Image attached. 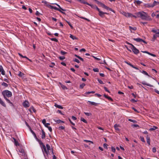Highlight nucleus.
<instances>
[{
    "label": "nucleus",
    "mask_w": 159,
    "mask_h": 159,
    "mask_svg": "<svg viewBox=\"0 0 159 159\" xmlns=\"http://www.w3.org/2000/svg\"><path fill=\"white\" fill-rule=\"evenodd\" d=\"M135 14L137 15L138 17L141 18L143 20H152L148 15V13L143 11L138 12L136 13Z\"/></svg>",
    "instance_id": "nucleus-1"
},
{
    "label": "nucleus",
    "mask_w": 159,
    "mask_h": 159,
    "mask_svg": "<svg viewBox=\"0 0 159 159\" xmlns=\"http://www.w3.org/2000/svg\"><path fill=\"white\" fill-rule=\"evenodd\" d=\"M152 32L155 33V34H153V38L151 40L152 41L154 42L157 37H159V29H157V30L155 29H152Z\"/></svg>",
    "instance_id": "nucleus-2"
},
{
    "label": "nucleus",
    "mask_w": 159,
    "mask_h": 159,
    "mask_svg": "<svg viewBox=\"0 0 159 159\" xmlns=\"http://www.w3.org/2000/svg\"><path fill=\"white\" fill-rule=\"evenodd\" d=\"M2 94L3 96H7L8 98L11 97L12 95L11 92L7 90L2 91Z\"/></svg>",
    "instance_id": "nucleus-3"
},
{
    "label": "nucleus",
    "mask_w": 159,
    "mask_h": 159,
    "mask_svg": "<svg viewBox=\"0 0 159 159\" xmlns=\"http://www.w3.org/2000/svg\"><path fill=\"white\" fill-rule=\"evenodd\" d=\"M39 145L42 148L43 153H44V152L47 155H48L49 154V151L47 150L45 145L42 142V144H39Z\"/></svg>",
    "instance_id": "nucleus-4"
},
{
    "label": "nucleus",
    "mask_w": 159,
    "mask_h": 159,
    "mask_svg": "<svg viewBox=\"0 0 159 159\" xmlns=\"http://www.w3.org/2000/svg\"><path fill=\"white\" fill-rule=\"evenodd\" d=\"M77 1L80 2L81 3L87 4L89 6H90L92 7H93V5L90 4L87 2H86L85 0H76Z\"/></svg>",
    "instance_id": "nucleus-5"
},
{
    "label": "nucleus",
    "mask_w": 159,
    "mask_h": 159,
    "mask_svg": "<svg viewBox=\"0 0 159 159\" xmlns=\"http://www.w3.org/2000/svg\"><path fill=\"white\" fill-rule=\"evenodd\" d=\"M132 48H131L133 52L135 54H137L139 53V51L134 46H133Z\"/></svg>",
    "instance_id": "nucleus-6"
},
{
    "label": "nucleus",
    "mask_w": 159,
    "mask_h": 159,
    "mask_svg": "<svg viewBox=\"0 0 159 159\" xmlns=\"http://www.w3.org/2000/svg\"><path fill=\"white\" fill-rule=\"evenodd\" d=\"M23 105L24 107L27 108L29 107L30 103L28 101L25 100L23 103Z\"/></svg>",
    "instance_id": "nucleus-7"
},
{
    "label": "nucleus",
    "mask_w": 159,
    "mask_h": 159,
    "mask_svg": "<svg viewBox=\"0 0 159 159\" xmlns=\"http://www.w3.org/2000/svg\"><path fill=\"white\" fill-rule=\"evenodd\" d=\"M122 14L125 16L126 17H129L131 15V13H126L125 11H123L122 12Z\"/></svg>",
    "instance_id": "nucleus-8"
},
{
    "label": "nucleus",
    "mask_w": 159,
    "mask_h": 159,
    "mask_svg": "<svg viewBox=\"0 0 159 159\" xmlns=\"http://www.w3.org/2000/svg\"><path fill=\"white\" fill-rule=\"evenodd\" d=\"M144 6L146 7H153V6L152 4V3H146L144 5Z\"/></svg>",
    "instance_id": "nucleus-9"
},
{
    "label": "nucleus",
    "mask_w": 159,
    "mask_h": 159,
    "mask_svg": "<svg viewBox=\"0 0 159 159\" xmlns=\"http://www.w3.org/2000/svg\"><path fill=\"white\" fill-rule=\"evenodd\" d=\"M42 133L41 138L43 139H45L46 136V134L43 129H42Z\"/></svg>",
    "instance_id": "nucleus-10"
},
{
    "label": "nucleus",
    "mask_w": 159,
    "mask_h": 159,
    "mask_svg": "<svg viewBox=\"0 0 159 159\" xmlns=\"http://www.w3.org/2000/svg\"><path fill=\"white\" fill-rule=\"evenodd\" d=\"M13 139L14 140V143L15 145L16 146H19L20 144L18 143V141L14 138H13Z\"/></svg>",
    "instance_id": "nucleus-11"
},
{
    "label": "nucleus",
    "mask_w": 159,
    "mask_h": 159,
    "mask_svg": "<svg viewBox=\"0 0 159 159\" xmlns=\"http://www.w3.org/2000/svg\"><path fill=\"white\" fill-rule=\"evenodd\" d=\"M98 15L101 17L102 18H103L105 16L104 12L101 11L99 12Z\"/></svg>",
    "instance_id": "nucleus-12"
},
{
    "label": "nucleus",
    "mask_w": 159,
    "mask_h": 159,
    "mask_svg": "<svg viewBox=\"0 0 159 159\" xmlns=\"http://www.w3.org/2000/svg\"><path fill=\"white\" fill-rule=\"evenodd\" d=\"M141 83L143 85H145L150 87H153V86L152 85H151L147 83L144 81H143Z\"/></svg>",
    "instance_id": "nucleus-13"
},
{
    "label": "nucleus",
    "mask_w": 159,
    "mask_h": 159,
    "mask_svg": "<svg viewBox=\"0 0 159 159\" xmlns=\"http://www.w3.org/2000/svg\"><path fill=\"white\" fill-rule=\"evenodd\" d=\"M139 72L144 74V75H147L149 77H151V76H150L147 73V72H146L145 70H143L141 71V70H139Z\"/></svg>",
    "instance_id": "nucleus-14"
},
{
    "label": "nucleus",
    "mask_w": 159,
    "mask_h": 159,
    "mask_svg": "<svg viewBox=\"0 0 159 159\" xmlns=\"http://www.w3.org/2000/svg\"><path fill=\"white\" fill-rule=\"evenodd\" d=\"M53 9L55 10L59 11L60 12H61L63 14L66 15V13H65V12L61 11L59 9V8H58L54 7Z\"/></svg>",
    "instance_id": "nucleus-15"
},
{
    "label": "nucleus",
    "mask_w": 159,
    "mask_h": 159,
    "mask_svg": "<svg viewBox=\"0 0 159 159\" xmlns=\"http://www.w3.org/2000/svg\"><path fill=\"white\" fill-rule=\"evenodd\" d=\"M146 139L147 142V143L149 145H150V137L148 135H147L146 136Z\"/></svg>",
    "instance_id": "nucleus-16"
},
{
    "label": "nucleus",
    "mask_w": 159,
    "mask_h": 159,
    "mask_svg": "<svg viewBox=\"0 0 159 159\" xmlns=\"http://www.w3.org/2000/svg\"><path fill=\"white\" fill-rule=\"evenodd\" d=\"M29 110L31 112H32V111H31L32 110L34 113H35L36 112V110L35 109V108H34V107L33 106H32L31 107H30V108L29 109Z\"/></svg>",
    "instance_id": "nucleus-17"
},
{
    "label": "nucleus",
    "mask_w": 159,
    "mask_h": 159,
    "mask_svg": "<svg viewBox=\"0 0 159 159\" xmlns=\"http://www.w3.org/2000/svg\"><path fill=\"white\" fill-rule=\"evenodd\" d=\"M142 39L140 38H134L133 39V40L138 42H141L142 41Z\"/></svg>",
    "instance_id": "nucleus-18"
},
{
    "label": "nucleus",
    "mask_w": 159,
    "mask_h": 159,
    "mask_svg": "<svg viewBox=\"0 0 159 159\" xmlns=\"http://www.w3.org/2000/svg\"><path fill=\"white\" fill-rule=\"evenodd\" d=\"M0 103L1 105L5 107H6V105L5 103L2 101L1 99L0 98Z\"/></svg>",
    "instance_id": "nucleus-19"
},
{
    "label": "nucleus",
    "mask_w": 159,
    "mask_h": 159,
    "mask_svg": "<svg viewBox=\"0 0 159 159\" xmlns=\"http://www.w3.org/2000/svg\"><path fill=\"white\" fill-rule=\"evenodd\" d=\"M142 2L139 0L135 1L134 2L135 4L136 3L137 5H140L142 3Z\"/></svg>",
    "instance_id": "nucleus-20"
},
{
    "label": "nucleus",
    "mask_w": 159,
    "mask_h": 159,
    "mask_svg": "<svg viewBox=\"0 0 159 159\" xmlns=\"http://www.w3.org/2000/svg\"><path fill=\"white\" fill-rule=\"evenodd\" d=\"M70 38L73 40L76 39L78 40V38H76L75 36L71 34H70Z\"/></svg>",
    "instance_id": "nucleus-21"
},
{
    "label": "nucleus",
    "mask_w": 159,
    "mask_h": 159,
    "mask_svg": "<svg viewBox=\"0 0 159 159\" xmlns=\"http://www.w3.org/2000/svg\"><path fill=\"white\" fill-rule=\"evenodd\" d=\"M54 106L55 107H57V108H58L61 109H63V108L60 105H58L56 103H55V104Z\"/></svg>",
    "instance_id": "nucleus-22"
},
{
    "label": "nucleus",
    "mask_w": 159,
    "mask_h": 159,
    "mask_svg": "<svg viewBox=\"0 0 159 159\" xmlns=\"http://www.w3.org/2000/svg\"><path fill=\"white\" fill-rule=\"evenodd\" d=\"M34 137L36 139V140L39 142V144L42 143V142L41 141L37 138L36 135L35 136H34Z\"/></svg>",
    "instance_id": "nucleus-23"
},
{
    "label": "nucleus",
    "mask_w": 159,
    "mask_h": 159,
    "mask_svg": "<svg viewBox=\"0 0 159 159\" xmlns=\"http://www.w3.org/2000/svg\"><path fill=\"white\" fill-rule=\"evenodd\" d=\"M159 4V2H157L155 1H154L153 3H152L153 7H154V6H156Z\"/></svg>",
    "instance_id": "nucleus-24"
},
{
    "label": "nucleus",
    "mask_w": 159,
    "mask_h": 159,
    "mask_svg": "<svg viewBox=\"0 0 159 159\" xmlns=\"http://www.w3.org/2000/svg\"><path fill=\"white\" fill-rule=\"evenodd\" d=\"M54 120L55 122H56L58 124H59L61 123H64V121H62L60 120Z\"/></svg>",
    "instance_id": "nucleus-25"
},
{
    "label": "nucleus",
    "mask_w": 159,
    "mask_h": 159,
    "mask_svg": "<svg viewBox=\"0 0 159 159\" xmlns=\"http://www.w3.org/2000/svg\"><path fill=\"white\" fill-rule=\"evenodd\" d=\"M158 128L156 126H153L152 127L150 128L149 130L150 131H153Z\"/></svg>",
    "instance_id": "nucleus-26"
},
{
    "label": "nucleus",
    "mask_w": 159,
    "mask_h": 159,
    "mask_svg": "<svg viewBox=\"0 0 159 159\" xmlns=\"http://www.w3.org/2000/svg\"><path fill=\"white\" fill-rule=\"evenodd\" d=\"M129 29L131 31V30H132L134 31H135L137 30V28L136 27H132L131 26H129Z\"/></svg>",
    "instance_id": "nucleus-27"
},
{
    "label": "nucleus",
    "mask_w": 159,
    "mask_h": 159,
    "mask_svg": "<svg viewBox=\"0 0 159 159\" xmlns=\"http://www.w3.org/2000/svg\"><path fill=\"white\" fill-rule=\"evenodd\" d=\"M118 125L116 124H115L114 125V127L115 130L119 131V129L118 128Z\"/></svg>",
    "instance_id": "nucleus-28"
},
{
    "label": "nucleus",
    "mask_w": 159,
    "mask_h": 159,
    "mask_svg": "<svg viewBox=\"0 0 159 159\" xmlns=\"http://www.w3.org/2000/svg\"><path fill=\"white\" fill-rule=\"evenodd\" d=\"M19 152L22 153V154H24L25 152L24 151V150L22 148H20V149H19Z\"/></svg>",
    "instance_id": "nucleus-29"
},
{
    "label": "nucleus",
    "mask_w": 159,
    "mask_h": 159,
    "mask_svg": "<svg viewBox=\"0 0 159 159\" xmlns=\"http://www.w3.org/2000/svg\"><path fill=\"white\" fill-rule=\"evenodd\" d=\"M88 102L90 103V104H91L92 105H94L95 106H97V103H96L95 102H91L90 101H88Z\"/></svg>",
    "instance_id": "nucleus-30"
},
{
    "label": "nucleus",
    "mask_w": 159,
    "mask_h": 159,
    "mask_svg": "<svg viewBox=\"0 0 159 159\" xmlns=\"http://www.w3.org/2000/svg\"><path fill=\"white\" fill-rule=\"evenodd\" d=\"M94 1L97 2V3L98 4L100 5V6H101L102 7V5H103V3H102L101 2H100L98 1L97 0H94Z\"/></svg>",
    "instance_id": "nucleus-31"
},
{
    "label": "nucleus",
    "mask_w": 159,
    "mask_h": 159,
    "mask_svg": "<svg viewBox=\"0 0 159 159\" xmlns=\"http://www.w3.org/2000/svg\"><path fill=\"white\" fill-rule=\"evenodd\" d=\"M59 8V9H60V10L61 11H66V10L65 9H63V8H61V7L58 4H55Z\"/></svg>",
    "instance_id": "nucleus-32"
},
{
    "label": "nucleus",
    "mask_w": 159,
    "mask_h": 159,
    "mask_svg": "<svg viewBox=\"0 0 159 159\" xmlns=\"http://www.w3.org/2000/svg\"><path fill=\"white\" fill-rule=\"evenodd\" d=\"M85 85V84L84 83H83L81 84H80V89H82L84 87Z\"/></svg>",
    "instance_id": "nucleus-33"
},
{
    "label": "nucleus",
    "mask_w": 159,
    "mask_h": 159,
    "mask_svg": "<svg viewBox=\"0 0 159 159\" xmlns=\"http://www.w3.org/2000/svg\"><path fill=\"white\" fill-rule=\"evenodd\" d=\"M80 120L81 121H82L83 122H84L85 123H87V121L83 118L81 117L80 119Z\"/></svg>",
    "instance_id": "nucleus-34"
},
{
    "label": "nucleus",
    "mask_w": 159,
    "mask_h": 159,
    "mask_svg": "<svg viewBox=\"0 0 159 159\" xmlns=\"http://www.w3.org/2000/svg\"><path fill=\"white\" fill-rule=\"evenodd\" d=\"M92 8H95L99 12L101 10L100 9L96 6H93Z\"/></svg>",
    "instance_id": "nucleus-35"
},
{
    "label": "nucleus",
    "mask_w": 159,
    "mask_h": 159,
    "mask_svg": "<svg viewBox=\"0 0 159 159\" xmlns=\"http://www.w3.org/2000/svg\"><path fill=\"white\" fill-rule=\"evenodd\" d=\"M46 148H47V150L48 151L51 149V148L50 146L48 144H47L46 145Z\"/></svg>",
    "instance_id": "nucleus-36"
},
{
    "label": "nucleus",
    "mask_w": 159,
    "mask_h": 159,
    "mask_svg": "<svg viewBox=\"0 0 159 159\" xmlns=\"http://www.w3.org/2000/svg\"><path fill=\"white\" fill-rule=\"evenodd\" d=\"M102 7L107 10H108V9H109V7H108L107 6H106V5H105L104 4H103V5H102Z\"/></svg>",
    "instance_id": "nucleus-37"
},
{
    "label": "nucleus",
    "mask_w": 159,
    "mask_h": 159,
    "mask_svg": "<svg viewBox=\"0 0 159 159\" xmlns=\"http://www.w3.org/2000/svg\"><path fill=\"white\" fill-rule=\"evenodd\" d=\"M2 85L4 86L5 87H7L8 86V84L4 82H3L2 83Z\"/></svg>",
    "instance_id": "nucleus-38"
},
{
    "label": "nucleus",
    "mask_w": 159,
    "mask_h": 159,
    "mask_svg": "<svg viewBox=\"0 0 159 159\" xmlns=\"http://www.w3.org/2000/svg\"><path fill=\"white\" fill-rule=\"evenodd\" d=\"M50 39L52 41H54L56 42H58V40L57 39H56V38H51Z\"/></svg>",
    "instance_id": "nucleus-39"
},
{
    "label": "nucleus",
    "mask_w": 159,
    "mask_h": 159,
    "mask_svg": "<svg viewBox=\"0 0 159 159\" xmlns=\"http://www.w3.org/2000/svg\"><path fill=\"white\" fill-rule=\"evenodd\" d=\"M78 17L81 19H84V20H85L88 21H90V20L84 17H82V16H78Z\"/></svg>",
    "instance_id": "nucleus-40"
},
{
    "label": "nucleus",
    "mask_w": 159,
    "mask_h": 159,
    "mask_svg": "<svg viewBox=\"0 0 159 159\" xmlns=\"http://www.w3.org/2000/svg\"><path fill=\"white\" fill-rule=\"evenodd\" d=\"M125 63H126L128 65H129L131 67H132V66H133V65H132L129 62L127 61H125Z\"/></svg>",
    "instance_id": "nucleus-41"
},
{
    "label": "nucleus",
    "mask_w": 159,
    "mask_h": 159,
    "mask_svg": "<svg viewBox=\"0 0 159 159\" xmlns=\"http://www.w3.org/2000/svg\"><path fill=\"white\" fill-rule=\"evenodd\" d=\"M66 22L68 23V24L70 26V27L71 28V29H73V26L69 22L67 21H66Z\"/></svg>",
    "instance_id": "nucleus-42"
},
{
    "label": "nucleus",
    "mask_w": 159,
    "mask_h": 159,
    "mask_svg": "<svg viewBox=\"0 0 159 159\" xmlns=\"http://www.w3.org/2000/svg\"><path fill=\"white\" fill-rule=\"evenodd\" d=\"M84 113L85 115L88 116H90L92 115V114L91 113L84 112Z\"/></svg>",
    "instance_id": "nucleus-43"
},
{
    "label": "nucleus",
    "mask_w": 159,
    "mask_h": 159,
    "mask_svg": "<svg viewBox=\"0 0 159 159\" xmlns=\"http://www.w3.org/2000/svg\"><path fill=\"white\" fill-rule=\"evenodd\" d=\"M95 93V91H89V92H87L85 93L86 94H89L91 93Z\"/></svg>",
    "instance_id": "nucleus-44"
},
{
    "label": "nucleus",
    "mask_w": 159,
    "mask_h": 159,
    "mask_svg": "<svg viewBox=\"0 0 159 159\" xmlns=\"http://www.w3.org/2000/svg\"><path fill=\"white\" fill-rule=\"evenodd\" d=\"M140 139H141V140L143 142L145 143V141L144 140V138L142 136H140Z\"/></svg>",
    "instance_id": "nucleus-45"
},
{
    "label": "nucleus",
    "mask_w": 159,
    "mask_h": 159,
    "mask_svg": "<svg viewBox=\"0 0 159 159\" xmlns=\"http://www.w3.org/2000/svg\"><path fill=\"white\" fill-rule=\"evenodd\" d=\"M30 130L32 134L34 136V137L36 135V134H35V133L31 129V128H30Z\"/></svg>",
    "instance_id": "nucleus-46"
},
{
    "label": "nucleus",
    "mask_w": 159,
    "mask_h": 159,
    "mask_svg": "<svg viewBox=\"0 0 159 159\" xmlns=\"http://www.w3.org/2000/svg\"><path fill=\"white\" fill-rule=\"evenodd\" d=\"M93 70L95 72H98L99 71L98 69V68H93Z\"/></svg>",
    "instance_id": "nucleus-47"
},
{
    "label": "nucleus",
    "mask_w": 159,
    "mask_h": 159,
    "mask_svg": "<svg viewBox=\"0 0 159 159\" xmlns=\"http://www.w3.org/2000/svg\"><path fill=\"white\" fill-rule=\"evenodd\" d=\"M19 73L18 74V75L20 77H22L24 75V74L23 73H22L20 71L19 72Z\"/></svg>",
    "instance_id": "nucleus-48"
},
{
    "label": "nucleus",
    "mask_w": 159,
    "mask_h": 159,
    "mask_svg": "<svg viewBox=\"0 0 159 159\" xmlns=\"http://www.w3.org/2000/svg\"><path fill=\"white\" fill-rule=\"evenodd\" d=\"M103 147L104 148H105L106 149H107V148H108L107 146L108 145L107 143H104L103 144Z\"/></svg>",
    "instance_id": "nucleus-49"
},
{
    "label": "nucleus",
    "mask_w": 159,
    "mask_h": 159,
    "mask_svg": "<svg viewBox=\"0 0 159 159\" xmlns=\"http://www.w3.org/2000/svg\"><path fill=\"white\" fill-rule=\"evenodd\" d=\"M98 81L99 83L101 84H104L103 82L101 80L99 79H98Z\"/></svg>",
    "instance_id": "nucleus-50"
},
{
    "label": "nucleus",
    "mask_w": 159,
    "mask_h": 159,
    "mask_svg": "<svg viewBox=\"0 0 159 159\" xmlns=\"http://www.w3.org/2000/svg\"><path fill=\"white\" fill-rule=\"evenodd\" d=\"M111 151L115 153V151H116V149L115 148L113 147H111Z\"/></svg>",
    "instance_id": "nucleus-51"
},
{
    "label": "nucleus",
    "mask_w": 159,
    "mask_h": 159,
    "mask_svg": "<svg viewBox=\"0 0 159 159\" xmlns=\"http://www.w3.org/2000/svg\"><path fill=\"white\" fill-rule=\"evenodd\" d=\"M6 101L8 103H10L11 106H13L12 103L11 102L9 99H6Z\"/></svg>",
    "instance_id": "nucleus-52"
},
{
    "label": "nucleus",
    "mask_w": 159,
    "mask_h": 159,
    "mask_svg": "<svg viewBox=\"0 0 159 159\" xmlns=\"http://www.w3.org/2000/svg\"><path fill=\"white\" fill-rule=\"evenodd\" d=\"M73 61L74 62H76L77 63H79L80 62V61L77 58H75L74 60Z\"/></svg>",
    "instance_id": "nucleus-53"
},
{
    "label": "nucleus",
    "mask_w": 159,
    "mask_h": 159,
    "mask_svg": "<svg viewBox=\"0 0 159 159\" xmlns=\"http://www.w3.org/2000/svg\"><path fill=\"white\" fill-rule=\"evenodd\" d=\"M61 53L62 55H64L65 54H66L67 53L62 50L61 51Z\"/></svg>",
    "instance_id": "nucleus-54"
},
{
    "label": "nucleus",
    "mask_w": 159,
    "mask_h": 159,
    "mask_svg": "<svg viewBox=\"0 0 159 159\" xmlns=\"http://www.w3.org/2000/svg\"><path fill=\"white\" fill-rule=\"evenodd\" d=\"M104 89L107 92H108L109 93H110V91L107 89V88L106 87H104Z\"/></svg>",
    "instance_id": "nucleus-55"
},
{
    "label": "nucleus",
    "mask_w": 159,
    "mask_h": 159,
    "mask_svg": "<svg viewBox=\"0 0 159 159\" xmlns=\"http://www.w3.org/2000/svg\"><path fill=\"white\" fill-rule=\"evenodd\" d=\"M59 58L60 60H63L65 58V57L64 56H61Z\"/></svg>",
    "instance_id": "nucleus-56"
},
{
    "label": "nucleus",
    "mask_w": 159,
    "mask_h": 159,
    "mask_svg": "<svg viewBox=\"0 0 159 159\" xmlns=\"http://www.w3.org/2000/svg\"><path fill=\"white\" fill-rule=\"evenodd\" d=\"M58 128L59 129L62 130V129H65V127L63 126H60Z\"/></svg>",
    "instance_id": "nucleus-57"
},
{
    "label": "nucleus",
    "mask_w": 159,
    "mask_h": 159,
    "mask_svg": "<svg viewBox=\"0 0 159 159\" xmlns=\"http://www.w3.org/2000/svg\"><path fill=\"white\" fill-rule=\"evenodd\" d=\"M152 152L155 153L156 151V148L155 147H153L152 149Z\"/></svg>",
    "instance_id": "nucleus-58"
},
{
    "label": "nucleus",
    "mask_w": 159,
    "mask_h": 159,
    "mask_svg": "<svg viewBox=\"0 0 159 159\" xmlns=\"http://www.w3.org/2000/svg\"><path fill=\"white\" fill-rule=\"evenodd\" d=\"M148 54L151 56H152L153 57H156V55L154 54H152V53H151L149 52V53H148Z\"/></svg>",
    "instance_id": "nucleus-59"
},
{
    "label": "nucleus",
    "mask_w": 159,
    "mask_h": 159,
    "mask_svg": "<svg viewBox=\"0 0 159 159\" xmlns=\"http://www.w3.org/2000/svg\"><path fill=\"white\" fill-rule=\"evenodd\" d=\"M47 128L48 129V130H49V131L50 132H52V128L51 127H50V126H48Z\"/></svg>",
    "instance_id": "nucleus-60"
},
{
    "label": "nucleus",
    "mask_w": 159,
    "mask_h": 159,
    "mask_svg": "<svg viewBox=\"0 0 159 159\" xmlns=\"http://www.w3.org/2000/svg\"><path fill=\"white\" fill-rule=\"evenodd\" d=\"M42 122L44 125L46 123V120L45 119H43L42 121Z\"/></svg>",
    "instance_id": "nucleus-61"
},
{
    "label": "nucleus",
    "mask_w": 159,
    "mask_h": 159,
    "mask_svg": "<svg viewBox=\"0 0 159 159\" xmlns=\"http://www.w3.org/2000/svg\"><path fill=\"white\" fill-rule=\"evenodd\" d=\"M52 65H50L49 67L51 68H52L55 65V63L54 62H52L51 63Z\"/></svg>",
    "instance_id": "nucleus-62"
},
{
    "label": "nucleus",
    "mask_w": 159,
    "mask_h": 159,
    "mask_svg": "<svg viewBox=\"0 0 159 159\" xmlns=\"http://www.w3.org/2000/svg\"><path fill=\"white\" fill-rule=\"evenodd\" d=\"M1 72L2 75H5V71L3 69L1 71Z\"/></svg>",
    "instance_id": "nucleus-63"
},
{
    "label": "nucleus",
    "mask_w": 159,
    "mask_h": 159,
    "mask_svg": "<svg viewBox=\"0 0 159 159\" xmlns=\"http://www.w3.org/2000/svg\"><path fill=\"white\" fill-rule=\"evenodd\" d=\"M154 91L155 93L159 94V91H158L157 89H154Z\"/></svg>",
    "instance_id": "nucleus-64"
}]
</instances>
